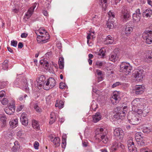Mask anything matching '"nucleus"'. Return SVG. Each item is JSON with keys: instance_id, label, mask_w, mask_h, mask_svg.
I'll list each match as a JSON object with an SVG mask.
<instances>
[{"instance_id": "64", "label": "nucleus", "mask_w": 152, "mask_h": 152, "mask_svg": "<svg viewBox=\"0 0 152 152\" xmlns=\"http://www.w3.org/2000/svg\"><path fill=\"white\" fill-rule=\"evenodd\" d=\"M140 152H148V151L145 148H142L140 149Z\"/></svg>"}, {"instance_id": "4", "label": "nucleus", "mask_w": 152, "mask_h": 152, "mask_svg": "<svg viewBox=\"0 0 152 152\" xmlns=\"http://www.w3.org/2000/svg\"><path fill=\"white\" fill-rule=\"evenodd\" d=\"M132 69V67L127 62H122L120 66V72L123 73L126 75H129Z\"/></svg>"}, {"instance_id": "38", "label": "nucleus", "mask_w": 152, "mask_h": 152, "mask_svg": "<svg viewBox=\"0 0 152 152\" xmlns=\"http://www.w3.org/2000/svg\"><path fill=\"white\" fill-rule=\"evenodd\" d=\"M9 61L7 60H6L2 63V69L4 70H7L8 66Z\"/></svg>"}, {"instance_id": "37", "label": "nucleus", "mask_w": 152, "mask_h": 152, "mask_svg": "<svg viewBox=\"0 0 152 152\" xmlns=\"http://www.w3.org/2000/svg\"><path fill=\"white\" fill-rule=\"evenodd\" d=\"M32 125L33 127L37 130L39 129V124L38 121L35 120H33L32 121Z\"/></svg>"}, {"instance_id": "52", "label": "nucleus", "mask_w": 152, "mask_h": 152, "mask_svg": "<svg viewBox=\"0 0 152 152\" xmlns=\"http://www.w3.org/2000/svg\"><path fill=\"white\" fill-rule=\"evenodd\" d=\"M17 41L12 40L11 41V45L14 47H16L17 46Z\"/></svg>"}, {"instance_id": "5", "label": "nucleus", "mask_w": 152, "mask_h": 152, "mask_svg": "<svg viewBox=\"0 0 152 152\" xmlns=\"http://www.w3.org/2000/svg\"><path fill=\"white\" fill-rule=\"evenodd\" d=\"M132 69V67L127 62H122L120 66V72L123 73L126 75H129Z\"/></svg>"}, {"instance_id": "1", "label": "nucleus", "mask_w": 152, "mask_h": 152, "mask_svg": "<svg viewBox=\"0 0 152 152\" xmlns=\"http://www.w3.org/2000/svg\"><path fill=\"white\" fill-rule=\"evenodd\" d=\"M106 130L102 128L98 129L95 132V139L97 141H102L106 143L108 141V138L107 135Z\"/></svg>"}, {"instance_id": "32", "label": "nucleus", "mask_w": 152, "mask_h": 152, "mask_svg": "<svg viewBox=\"0 0 152 152\" xmlns=\"http://www.w3.org/2000/svg\"><path fill=\"white\" fill-rule=\"evenodd\" d=\"M145 57L148 60L152 58V51L151 50L146 51L145 53Z\"/></svg>"}, {"instance_id": "55", "label": "nucleus", "mask_w": 152, "mask_h": 152, "mask_svg": "<svg viewBox=\"0 0 152 152\" xmlns=\"http://www.w3.org/2000/svg\"><path fill=\"white\" fill-rule=\"evenodd\" d=\"M5 94V92L4 91H1L0 92V100H1V98L3 97Z\"/></svg>"}, {"instance_id": "41", "label": "nucleus", "mask_w": 152, "mask_h": 152, "mask_svg": "<svg viewBox=\"0 0 152 152\" xmlns=\"http://www.w3.org/2000/svg\"><path fill=\"white\" fill-rule=\"evenodd\" d=\"M99 20L98 16L94 15L93 17L92 18L93 23V24H95L96 23H97L98 22H99Z\"/></svg>"}, {"instance_id": "22", "label": "nucleus", "mask_w": 152, "mask_h": 152, "mask_svg": "<svg viewBox=\"0 0 152 152\" xmlns=\"http://www.w3.org/2000/svg\"><path fill=\"white\" fill-rule=\"evenodd\" d=\"M113 42V38L109 35L106 37L104 41V43L106 44H112Z\"/></svg>"}, {"instance_id": "31", "label": "nucleus", "mask_w": 152, "mask_h": 152, "mask_svg": "<svg viewBox=\"0 0 152 152\" xmlns=\"http://www.w3.org/2000/svg\"><path fill=\"white\" fill-rule=\"evenodd\" d=\"M135 138L136 142L138 140L142 139L144 137H143V134L141 132H137L136 133Z\"/></svg>"}, {"instance_id": "62", "label": "nucleus", "mask_w": 152, "mask_h": 152, "mask_svg": "<svg viewBox=\"0 0 152 152\" xmlns=\"http://www.w3.org/2000/svg\"><path fill=\"white\" fill-rule=\"evenodd\" d=\"M23 47V43L21 42H19L18 45V47L19 48H22Z\"/></svg>"}, {"instance_id": "17", "label": "nucleus", "mask_w": 152, "mask_h": 152, "mask_svg": "<svg viewBox=\"0 0 152 152\" xmlns=\"http://www.w3.org/2000/svg\"><path fill=\"white\" fill-rule=\"evenodd\" d=\"M102 115L99 112H97L93 115V121L94 123H96L99 121L102 118Z\"/></svg>"}, {"instance_id": "28", "label": "nucleus", "mask_w": 152, "mask_h": 152, "mask_svg": "<svg viewBox=\"0 0 152 152\" xmlns=\"http://www.w3.org/2000/svg\"><path fill=\"white\" fill-rule=\"evenodd\" d=\"M117 55L114 52L111 53L109 56V59L110 61L113 62H115L118 59Z\"/></svg>"}, {"instance_id": "63", "label": "nucleus", "mask_w": 152, "mask_h": 152, "mask_svg": "<svg viewBox=\"0 0 152 152\" xmlns=\"http://www.w3.org/2000/svg\"><path fill=\"white\" fill-rule=\"evenodd\" d=\"M27 34L26 33H23L21 35V37L22 38H26L27 36Z\"/></svg>"}, {"instance_id": "20", "label": "nucleus", "mask_w": 152, "mask_h": 152, "mask_svg": "<svg viewBox=\"0 0 152 152\" xmlns=\"http://www.w3.org/2000/svg\"><path fill=\"white\" fill-rule=\"evenodd\" d=\"M152 15V10L149 9H146L142 13L143 16L144 17H150Z\"/></svg>"}, {"instance_id": "23", "label": "nucleus", "mask_w": 152, "mask_h": 152, "mask_svg": "<svg viewBox=\"0 0 152 152\" xmlns=\"http://www.w3.org/2000/svg\"><path fill=\"white\" fill-rule=\"evenodd\" d=\"M40 64L42 65L46 70H48L49 66L48 62L46 60H41L39 61Z\"/></svg>"}, {"instance_id": "19", "label": "nucleus", "mask_w": 152, "mask_h": 152, "mask_svg": "<svg viewBox=\"0 0 152 152\" xmlns=\"http://www.w3.org/2000/svg\"><path fill=\"white\" fill-rule=\"evenodd\" d=\"M99 4L102 7L103 10H106L107 7V0H99Z\"/></svg>"}, {"instance_id": "11", "label": "nucleus", "mask_w": 152, "mask_h": 152, "mask_svg": "<svg viewBox=\"0 0 152 152\" xmlns=\"http://www.w3.org/2000/svg\"><path fill=\"white\" fill-rule=\"evenodd\" d=\"M128 149L129 152H137V148L135 147L134 143L132 138L129 140L127 142Z\"/></svg>"}, {"instance_id": "33", "label": "nucleus", "mask_w": 152, "mask_h": 152, "mask_svg": "<svg viewBox=\"0 0 152 152\" xmlns=\"http://www.w3.org/2000/svg\"><path fill=\"white\" fill-rule=\"evenodd\" d=\"M58 64L59 68L61 69L64 67V58L63 57H60L59 58Z\"/></svg>"}, {"instance_id": "43", "label": "nucleus", "mask_w": 152, "mask_h": 152, "mask_svg": "<svg viewBox=\"0 0 152 152\" xmlns=\"http://www.w3.org/2000/svg\"><path fill=\"white\" fill-rule=\"evenodd\" d=\"M24 85H25V87L23 88L24 89L25 91L28 92L29 91V88L28 87V84L27 82V80L26 79L24 80Z\"/></svg>"}, {"instance_id": "21", "label": "nucleus", "mask_w": 152, "mask_h": 152, "mask_svg": "<svg viewBox=\"0 0 152 152\" xmlns=\"http://www.w3.org/2000/svg\"><path fill=\"white\" fill-rule=\"evenodd\" d=\"M36 7V4H34L28 10L26 14V15L27 16H28V18L31 17L32 14L33 12Z\"/></svg>"}, {"instance_id": "13", "label": "nucleus", "mask_w": 152, "mask_h": 152, "mask_svg": "<svg viewBox=\"0 0 152 152\" xmlns=\"http://www.w3.org/2000/svg\"><path fill=\"white\" fill-rule=\"evenodd\" d=\"M46 77L44 75H42L39 77V79L37 81L38 88L41 89L42 87H43L45 84L46 83V81H45Z\"/></svg>"}, {"instance_id": "40", "label": "nucleus", "mask_w": 152, "mask_h": 152, "mask_svg": "<svg viewBox=\"0 0 152 152\" xmlns=\"http://www.w3.org/2000/svg\"><path fill=\"white\" fill-rule=\"evenodd\" d=\"M104 64L103 61H97L95 65L97 66V67L99 68H101Z\"/></svg>"}, {"instance_id": "8", "label": "nucleus", "mask_w": 152, "mask_h": 152, "mask_svg": "<svg viewBox=\"0 0 152 152\" xmlns=\"http://www.w3.org/2000/svg\"><path fill=\"white\" fill-rule=\"evenodd\" d=\"M56 84V81L53 77L48 78L46 81V83L43 86L44 90H48L53 88Z\"/></svg>"}, {"instance_id": "15", "label": "nucleus", "mask_w": 152, "mask_h": 152, "mask_svg": "<svg viewBox=\"0 0 152 152\" xmlns=\"http://www.w3.org/2000/svg\"><path fill=\"white\" fill-rule=\"evenodd\" d=\"M20 121L22 124L25 126H26L28 123V120L26 117V114L25 113H23L21 115L20 118Z\"/></svg>"}, {"instance_id": "27", "label": "nucleus", "mask_w": 152, "mask_h": 152, "mask_svg": "<svg viewBox=\"0 0 152 152\" xmlns=\"http://www.w3.org/2000/svg\"><path fill=\"white\" fill-rule=\"evenodd\" d=\"M53 142L55 147H58L60 144V139L58 137H55L53 140H51Z\"/></svg>"}, {"instance_id": "3", "label": "nucleus", "mask_w": 152, "mask_h": 152, "mask_svg": "<svg viewBox=\"0 0 152 152\" xmlns=\"http://www.w3.org/2000/svg\"><path fill=\"white\" fill-rule=\"evenodd\" d=\"M132 69V67L127 62H122L120 66V72L123 73L126 75H129Z\"/></svg>"}, {"instance_id": "30", "label": "nucleus", "mask_w": 152, "mask_h": 152, "mask_svg": "<svg viewBox=\"0 0 152 152\" xmlns=\"http://www.w3.org/2000/svg\"><path fill=\"white\" fill-rule=\"evenodd\" d=\"M145 138L144 137L142 139L138 140L137 142L138 147L140 148L142 146H145L146 144L145 142Z\"/></svg>"}, {"instance_id": "45", "label": "nucleus", "mask_w": 152, "mask_h": 152, "mask_svg": "<svg viewBox=\"0 0 152 152\" xmlns=\"http://www.w3.org/2000/svg\"><path fill=\"white\" fill-rule=\"evenodd\" d=\"M142 131L144 133H149L152 131V129H151L150 127H145L144 128Z\"/></svg>"}, {"instance_id": "7", "label": "nucleus", "mask_w": 152, "mask_h": 152, "mask_svg": "<svg viewBox=\"0 0 152 152\" xmlns=\"http://www.w3.org/2000/svg\"><path fill=\"white\" fill-rule=\"evenodd\" d=\"M142 37L146 43L151 44L152 43V31L146 30L143 33Z\"/></svg>"}, {"instance_id": "58", "label": "nucleus", "mask_w": 152, "mask_h": 152, "mask_svg": "<svg viewBox=\"0 0 152 152\" xmlns=\"http://www.w3.org/2000/svg\"><path fill=\"white\" fill-rule=\"evenodd\" d=\"M96 72L98 76H101L102 75V72L99 69L96 70Z\"/></svg>"}, {"instance_id": "14", "label": "nucleus", "mask_w": 152, "mask_h": 152, "mask_svg": "<svg viewBox=\"0 0 152 152\" xmlns=\"http://www.w3.org/2000/svg\"><path fill=\"white\" fill-rule=\"evenodd\" d=\"M113 134L115 137H119V138L121 139L123 138L124 133L123 131L121 129L116 128L114 130Z\"/></svg>"}, {"instance_id": "24", "label": "nucleus", "mask_w": 152, "mask_h": 152, "mask_svg": "<svg viewBox=\"0 0 152 152\" xmlns=\"http://www.w3.org/2000/svg\"><path fill=\"white\" fill-rule=\"evenodd\" d=\"M126 108V107H124L123 108V111L120 110V111L118 112V115L120 118V119H124L126 113V112L125 110H124Z\"/></svg>"}, {"instance_id": "35", "label": "nucleus", "mask_w": 152, "mask_h": 152, "mask_svg": "<svg viewBox=\"0 0 152 152\" xmlns=\"http://www.w3.org/2000/svg\"><path fill=\"white\" fill-rule=\"evenodd\" d=\"M66 134H64L62 136V140L61 143L62 148H65L66 145Z\"/></svg>"}, {"instance_id": "57", "label": "nucleus", "mask_w": 152, "mask_h": 152, "mask_svg": "<svg viewBox=\"0 0 152 152\" xmlns=\"http://www.w3.org/2000/svg\"><path fill=\"white\" fill-rule=\"evenodd\" d=\"M113 117L115 119L117 120L120 119V118L119 117V116L118 115V112L116 114H115L113 115Z\"/></svg>"}, {"instance_id": "10", "label": "nucleus", "mask_w": 152, "mask_h": 152, "mask_svg": "<svg viewBox=\"0 0 152 152\" xmlns=\"http://www.w3.org/2000/svg\"><path fill=\"white\" fill-rule=\"evenodd\" d=\"M143 72V69L138 70L135 71L133 74V75L135 78H136L137 80H138L140 81H141L144 75Z\"/></svg>"}, {"instance_id": "61", "label": "nucleus", "mask_w": 152, "mask_h": 152, "mask_svg": "<svg viewBox=\"0 0 152 152\" xmlns=\"http://www.w3.org/2000/svg\"><path fill=\"white\" fill-rule=\"evenodd\" d=\"M134 14H135L137 15H141V13L140 11V9H137L136 10L135 13Z\"/></svg>"}, {"instance_id": "44", "label": "nucleus", "mask_w": 152, "mask_h": 152, "mask_svg": "<svg viewBox=\"0 0 152 152\" xmlns=\"http://www.w3.org/2000/svg\"><path fill=\"white\" fill-rule=\"evenodd\" d=\"M118 149L121 151V152H125L124 146L121 143H119Z\"/></svg>"}, {"instance_id": "54", "label": "nucleus", "mask_w": 152, "mask_h": 152, "mask_svg": "<svg viewBox=\"0 0 152 152\" xmlns=\"http://www.w3.org/2000/svg\"><path fill=\"white\" fill-rule=\"evenodd\" d=\"M27 96L26 94H25L24 96L21 95L18 98V99L20 101H22L23 98H25Z\"/></svg>"}, {"instance_id": "46", "label": "nucleus", "mask_w": 152, "mask_h": 152, "mask_svg": "<svg viewBox=\"0 0 152 152\" xmlns=\"http://www.w3.org/2000/svg\"><path fill=\"white\" fill-rule=\"evenodd\" d=\"M97 108V105L96 104H92L90 107V109L93 110L94 111H95Z\"/></svg>"}, {"instance_id": "53", "label": "nucleus", "mask_w": 152, "mask_h": 152, "mask_svg": "<svg viewBox=\"0 0 152 152\" xmlns=\"http://www.w3.org/2000/svg\"><path fill=\"white\" fill-rule=\"evenodd\" d=\"M59 87L61 89H63L65 87V83L63 82L59 84Z\"/></svg>"}, {"instance_id": "29", "label": "nucleus", "mask_w": 152, "mask_h": 152, "mask_svg": "<svg viewBox=\"0 0 152 152\" xmlns=\"http://www.w3.org/2000/svg\"><path fill=\"white\" fill-rule=\"evenodd\" d=\"M112 98L115 100L116 103L118 102L120 99V96L118 93L117 92H114L113 93Z\"/></svg>"}, {"instance_id": "39", "label": "nucleus", "mask_w": 152, "mask_h": 152, "mask_svg": "<svg viewBox=\"0 0 152 152\" xmlns=\"http://www.w3.org/2000/svg\"><path fill=\"white\" fill-rule=\"evenodd\" d=\"M113 21H107V27L109 28V29L113 28Z\"/></svg>"}, {"instance_id": "2", "label": "nucleus", "mask_w": 152, "mask_h": 152, "mask_svg": "<svg viewBox=\"0 0 152 152\" xmlns=\"http://www.w3.org/2000/svg\"><path fill=\"white\" fill-rule=\"evenodd\" d=\"M137 114L132 112H129L127 116L128 121L132 124L136 125L139 124L141 121V118L140 117L138 113Z\"/></svg>"}, {"instance_id": "51", "label": "nucleus", "mask_w": 152, "mask_h": 152, "mask_svg": "<svg viewBox=\"0 0 152 152\" xmlns=\"http://www.w3.org/2000/svg\"><path fill=\"white\" fill-rule=\"evenodd\" d=\"M39 145V143L37 141H35L34 143V148L36 149H38V147Z\"/></svg>"}, {"instance_id": "16", "label": "nucleus", "mask_w": 152, "mask_h": 152, "mask_svg": "<svg viewBox=\"0 0 152 152\" xmlns=\"http://www.w3.org/2000/svg\"><path fill=\"white\" fill-rule=\"evenodd\" d=\"M145 90V87L141 85H136L135 87V91L136 94L137 95L142 94Z\"/></svg>"}, {"instance_id": "42", "label": "nucleus", "mask_w": 152, "mask_h": 152, "mask_svg": "<svg viewBox=\"0 0 152 152\" xmlns=\"http://www.w3.org/2000/svg\"><path fill=\"white\" fill-rule=\"evenodd\" d=\"M38 37H40V36L39 35ZM41 37L42 38L43 37H45V39H42L40 40V42H42L44 43L47 42L48 41V39H49V37L48 36L44 37L42 35L41 36Z\"/></svg>"}, {"instance_id": "34", "label": "nucleus", "mask_w": 152, "mask_h": 152, "mask_svg": "<svg viewBox=\"0 0 152 152\" xmlns=\"http://www.w3.org/2000/svg\"><path fill=\"white\" fill-rule=\"evenodd\" d=\"M141 15H137L135 14H133V20L135 22L137 23L139 22L140 19Z\"/></svg>"}, {"instance_id": "59", "label": "nucleus", "mask_w": 152, "mask_h": 152, "mask_svg": "<svg viewBox=\"0 0 152 152\" xmlns=\"http://www.w3.org/2000/svg\"><path fill=\"white\" fill-rule=\"evenodd\" d=\"M55 121L56 118H50L49 123L50 124H52Z\"/></svg>"}, {"instance_id": "12", "label": "nucleus", "mask_w": 152, "mask_h": 152, "mask_svg": "<svg viewBox=\"0 0 152 152\" xmlns=\"http://www.w3.org/2000/svg\"><path fill=\"white\" fill-rule=\"evenodd\" d=\"M7 108L4 109L5 112L8 115H11L14 112L15 106L14 101H12L11 103Z\"/></svg>"}, {"instance_id": "60", "label": "nucleus", "mask_w": 152, "mask_h": 152, "mask_svg": "<svg viewBox=\"0 0 152 152\" xmlns=\"http://www.w3.org/2000/svg\"><path fill=\"white\" fill-rule=\"evenodd\" d=\"M56 118L55 114L54 112H51L50 115V118Z\"/></svg>"}, {"instance_id": "49", "label": "nucleus", "mask_w": 152, "mask_h": 152, "mask_svg": "<svg viewBox=\"0 0 152 152\" xmlns=\"http://www.w3.org/2000/svg\"><path fill=\"white\" fill-rule=\"evenodd\" d=\"M97 54L99 56H104V53L102 49L99 50V52L97 53Z\"/></svg>"}, {"instance_id": "48", "label": "nucleus", "mask_w": 152, "mask_h": 152, "mask_svg": "<svg viewBox=\"0 0 152 152\" xmlns=\"http://www.w3.org/2000/svg\"><path fill=\"white\" fill-rule=\"evenodd\" d=\"M1 102L2 104L5 105L8 103V100L7 98H4L1 101Z\"/></svg>"}, {"instance_id": "25", "label": "nucleus", "mask_w": 152, "mask_h": 152, "mask_svg": "<svg viewBox=\"0 0 152 152\" xmlns=\"http://www.w3.org/2000/svg\"><path fill=\"white\" fill-rule=\"evenodd\" d=\"M9 124L11 127L14 128L16 127L18 124V120L17 118H15L13 120L10 121Z\"/></svg>"}, {"instance_id": "50", "label": "nucleus", "mask_w": 152, "mask_h": 152, "mask_svg": "<svg viewBox=\"0 0 152 152\" xmlns=\"http://www.w3.org/2000/svg\"><path fill=\"white\" fill-rule=\"evenodd\" d=\"M34 108L36 111L38 113H40L41 111V109L37 105L34 106Z\"/></svg>"}, {"instance_id": "6", "label": "nucleus", "mask_w": 152, "mask_h": 152, "mask_svg": "<svg viewBox=\"0 0 152 152\" xmlns=\"http://www.w3.org/2000/svg\"><path fill=\"white\" fill-rule=\"evenodd\" d=\"M140 101L138 99H134L132 102V110L133 111L139 114H142L143 113L142 109L140 108L138 106L140 104Z\"/></svg>"}, {"instance_id": "56", "label": "nucleus", "mask_w": 152, "mask_h": 152, "mask_svg": "<svg viewBox=\"0 0 152 152\" xmlns=\"http://www.w3.org/2000/svg\"><path fill=\"white\" fill-rule=\"evenodd\" d=\"M19 80L18 79H17L15 80L14 83V86H15L18 87V86L19 84Z\"/></svg>"}, {"instance_id": "47", "label": "nucleus", "mask_w": 152, "mask_h": 152, "mask_svg": "<svg viewBox=\"0 0 152 152\" xmlns=\"http://www.w3.org/2000/svg\"><path fill=\"white\" fill-rule=\"evenodd\" d=\"M122 84V83L119 82H117L113 84L112 86V88H114L119 86L121 85Z\"/></svg>"}, {"instance_id": "26", "label": "nucleus", "mask_w": 152, "mask_h": 152, "mask_svg": "<svg viewBox=\"0 0 152 152\" xmlns=\"http://www.w3.org/2000/svg\"><path fill=\"white\" fill-rule=\"evenodd\" d=\"M132 27H130L129 25H126L125 29V34L126 35L128 36L132 32Z\"/></svg>"}, {"instance_id": "18", "label": "nucleus", "mask_w": 152, "mask_h": 152, "mask_svg": "<svg viewBox=\"0 0 152 152\" xmlns=\"http://www.w3.org/2000/svg\"><path fill=\"white\" fill-rule=\"evenodd\" d=\"M7 118L6 115H1L0 116V120L1 123V127L2 128L5 127L7 125Z\"/></svg>"}, {"instance_id": "36", "label": "nucleus", "mask_w": 152, "mask_h": 152, "mask_svg": "<svg viewBox=\"0 0 152 152\" xmlns=\"http://www.w3.org/2000/svg\"><path fill=\"white\" fill-rule=\"evenodd\" d=\"M119 143L115 142H114L111 148V150L113 151H115L118 149Z\"/></svg>"}, {"instance_id": "9", "label": "nucleus", "mask_w": 152, "mask_h": 152, "mask_svg": "<svg viewBox=\"0 0 152 152\" xmlns=\"http://www.w3.org/2000/svg\"><path fill=\"white\" fill-rule=\"evenodd\" d=\"M129 12L124 7L121 10V18L124 22L128 20L130 17Z\"/></svg>"}]
</instances>
